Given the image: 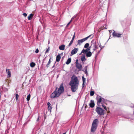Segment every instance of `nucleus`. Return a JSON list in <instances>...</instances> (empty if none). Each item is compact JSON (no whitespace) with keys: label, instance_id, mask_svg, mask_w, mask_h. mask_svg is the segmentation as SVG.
<instances>
[{"label":"nucleus","instance_id":"f257e3e1","mask_svg":"<svg viewBox=\"0 0 134 134\" xmlns=\"http://www.w3.org/2000/svg\"><path fill=\"white\" fill-rule=\"evenodd\" d=\"M79 85V81L77 77L75 76H73L69 83L71 90L73 92H76L77 90Z\"/></svg>","mask_w":134,"mask_h":134},{"label":"nucleus","instance_id":"f03ea898","mask_svg":"<svg viewBox=\"0 0 134 134\" xmlns=\"http://www.w3.org/2000/svg\"><path fill=\"white\" fill-rule=\"evenodd\" d=\"M64 91V88L63 83L61 84L59 88H56L51 95V97L54 98L58 97Z\"/></svg>","mask_w":134,"mask_h":134},{"label":"nucleus","instance_id":"7ed1b4c3","mask_svg":"<svg viewBox=\"0 0 134 134\" xmlns=\"http://www.w3.org/2000/svg\"><path fill=\"white\" fill-rule=\"evenodd\" d=\"M95 110L98 115L100 116L103 115L104 114V110L101 108L97 107L96 108Z\"/></svg>","mask_w":134,"mask_h":134},{"label":"nucleus","instance_id":"20e7f679","mask_svg":"<svg viewBox=\"0 0 134 134\" xmlns=\"http://www.w3.org/2000/svg\"><path fill=\"white\" fill-rule=\"evenodd\" d=\"M91 46L94 47L95 48H98V46L97 43L95 41L93 40L92 41L91 43V46L87 48L88 51H90L91 49Z\"/></svg>","mask_w":134,"mask_h":134},{"label":"nucleus","instance_id":"39448f33","mask_svg":"<svg viewBox=\"0 0 134 134\" xmlns=\"http://www.w3.org/2000/svg\"><path fill=\"white\" fill-rule=\"evenodd\" d=\"M92 35H91L87 37L82 39L81 40H79L77 41V43L78 44L80 45L81 44L84 42L85 41L87 40V39L91 37Z\"/></svg>","mask_w":134,"mask_h":134},{"label":"nucleus","instance_id":"423d86ee","mask_svg":"<svg viewBox=\"0 0 134 134\" xmlns=\"http://www.w3.org/2000/svg\"><path fill=\"white\" fill-rule=\"evenodd\" d=\"M112 35L114 36L117 37H120V36L122 35V34H119L116 32L115 31L112 33Z\"/></svg>","mask_w":134,"mask_h":134},{"label":"nucleus","instance_id":"0eeeda50","mask_svg":"<svg viewBox=\"0 0 134 134\" xmlns=\"http://www.w3.org/2000/svg\"><path fill=\"white\" fill-rule=\"evenodd\" d=\"M76 68L79 70H81L82 68V65L79 63L76 64Z\"/></svg>","mask_w":134,"mask_h":134},{"label":"nucleus","instance_id":"6e6552de","mask_svg":"<svg viewBox=\"0 0 134 134\" xmlns=\"http://www.w3.org/2000/svg\"><path fill=\"white\" fill-rule=\"evenodd\" d=\"M78 51V48H75L71 51V54L72 55H74Z\"/></svg>","mask_w":134,"mask_h":134},{"label":"nucleus","instance_id":"1a4fd4ad","mask_svg":"<svg viewBox=\"0 0 134 134\" xmlns=\"http://www.w3.org/2000/svg\"><path fill=\"white\" fill-rule=\"evenodd\" d=\"M97 126L92 125L91 131L92 132H94L95 131L97 128Z\"/></svg>","mask_w":134,"mask_h":134},{"label":"nucleus","instance_id":"9d476101","mask_svg":"<svg viewBox=\"0 0 134 134\" xmlns=\"http://www.w3.org/2000/svg\"><path fill=\"white\" fill-rule=\"evenodd\" d=\"M97 103L98 104V103H100L102 101V97L99 96H97Z\"/></svg>","mask_w":134,"mask_h":134},{"label":"nucleus","instance_id":"9b49d317","mask_svg":"<svg viewBox=\"0 0 134 134\" xmlns=\"http://www.w3.org/2000/svg\"><path fill=\"white\" fill-rule=\"evenodd\" d=\"M6 72L7 74V77H10L11 76V72L8 69H6Z\"/></svg>","mask_w":134,"mask_h":134},{"label":"nucleus","instance_id":"f8f14e48","mask_svg":"<svg viewBox=\"0 0 134 134\" xmlns=\"http://www.w3.org/2000/svg\"><path fill=\"white\" fill-rule=\"evenodd\" d=\"M90 106L91 108H93L94 106V101L92 100H91V103L90 104Z\"/></svg>","mask_w":134,"mask_h":134},{"label":"nucleus","instance_id":"ddd939ff","mask_svg":"<svg viewBox=\"0 0 134 134\" xmlns=\"http://www.w3.org/2000/svg\"><path fill=\"white\" fill-rule=\"evenodd\" d=\"M98 122V120L97 119L94 120L92 123V125L97 126V124Z\"/></svg>","mask_w":134,"mask_h":134},{"label":"nucleus","instance_id":"4468645a","mask_svg":"<svg viewBox=\"0 0 134 134\" xmlns=\"http://www.w3.org/2000/svg\"><path fill=\"white\" fill-rule=\"evenodd\" d=\"M65 46L64 44L62 45L59 46V48L60 50H64L65 49Z\"/></svg>","mask_w":134,"mask_h":134},{"label":"nucleus","instance_id":"2eb2a0df","mask_svg":"<svg viewBox=\"0 0 134 134\" xmlns=\"http://www.w3.org/2000/svg\"><path fill=\"white\" fill-rule=\"evenodd\" d=\"M92 55V53L91 52L89 51V52L86 53V55L87 57H89L91 56Z\"/></svg>","mask_w":134,"mask_h":134},{"label":"nucleus","instance_id":"dca6fc26","mask_svg":"<svg viewBox=\"0 0 134 134\" xmlns=\"http://www.w3.org/2000/svg\"><path fill=\"white\" fill-rule=\"evenodd\" d=\"M60 58L61 57L60 55H58L56 57V61L57 62H59L60 60Z\"/></svg>","mask_w":134,"mask_h":134},{"label":"nucleus","instance_id":"f3484780","mask_svg":"<svg viewBox=\"0 0 134 134\" xmlns=\"http://www.w3.org/2000/svg\"><path fill=\"white\" fill-rule=\"evenodd\" d=\"M34 16V15L32 14H30L28 16V19L29 20H31Z\"/></svg>","mask_w":134,"mask_h":134},{"label":"nucleus","instance_id":"a211bd4d","mask_svg":"<svg viewBox=\"0 0 134 134\" xmlns=\"http://www.w3.org/2000/svg\"><path fill=\"white\" fill-rule=\"evenodd\" d=\"M81 60L83 62L86 60V59L84 55H82L81 58Z\"/></svg>","mask_w":134,"mask_h":134},{"label":"nucleus","instance_id":"6ab92c4d","mask_svg":"<svg viewBox=\"0 0 134 134\" xmlns=\"http://www.w3.org/2000/svg\"><path fill=\"white\" fill-rule=\"evenodd\" d=\"M88 52V51L87 49H83L81 53H87Z\"/></svg>","mask_w":134,"mask_h":134},{"label":"nucleus","instance_id":"aec40b11","mask_svg":"<svg viewBox=\"0 0 134 134\" xmlns=\"http://www.w3.org/2000/svg\"><path fill=\"white\" fill-rule=\"evenodd\" d=\"M71 60V58H69L66 62V64H69L70 63Z\"/></svg>","mask_w":134,"mask_h":134},{"label":"nucleus","instance_id":"412c9836","mask_svg":"<svg viewBox=\"0 0 134 134\" xmlns=\"http://www.w3.org/2000/svg\"><path fill=\"white\" fill-rule=\"evenodd\" d=\"M35 65V64L34 62H31L30 64V66L31 67L33 68Z\"/></svg>","mask_w":134,"mask_h":134},{"label":"nucleus","instance_id":"4be33fe9","mask_svg":"<svg viewBox=\"0 0 134 134\" xmlns=\"http://www.w3.org/2000/svg\"><path fill=\"white\" fill-rule=\"evenodd\" d=\"M89 43H87L85 44L84 46V48H87L89 47Z\"/></svg>","mask_w":134,"mask_h":134},{"label":"nucleus","instance_id":"5701e85b","mask_svg":"<svg viewBox=\"0 0 134 134\" xmlns=\"http://www.w3.org/2000/svg\"><path fill=\"white\" fill-rule=\"evenodd\" d=\"M30 94H29L27 96L26 99L28 101H29L30 100Z\"/></svg>","mask_w":134,"mask_h":134},{"label":"nucleus","instance_id":"b1692460","mask_svg":"<svg viewBox=\"0 0 134 134\" xmlns=\"http://www.w3.org/2000/svg\"><path fill=\"white\" fill-rule=\"evenodd\" d=\"M75 32L74 33V35L73 36V37H72V40H71V41L72 42H73V41H74V38H75Z\"/></svg>","mask_w":134,"mask_h":134},{"label":"nucleus","instance_id":"393cba45","mask_svg":"<svg viewBox=\"0 0 134 134\" xmlns=\"http://www.w3.org/2000/svg\"><path fill=\"white\" fill-rule=\"evenodd\" d=\"M75 32L74 33V35L73 36V37H72V40H71V41L72 42H73V41H74V38H75Z\"/></svg>","mask_w":134,"mask_h":134},{"label":"nucleus","instance_id":"a878e982","mask_svg":"<svg viewBox=\"0 0 134 134\" xmlns=\"http://www.w3.org/2000/svg\"><path fill=\"white\" fill-rule=\"evenodd\" d=\"M94 94V91H91L90 92V95L91 96H93Z\"/></svg>","mask_w":134,"mask_h":134},{"label":"nucleus","instance_id":"bb28decb","mask_svg":"<svg viewBox=\"0 0 134 134\" xmlns=\"http://www.w3.org/2000/svg\"><path fill=\"white\" fill-rule=\"evenodd\" d=\"M52 108L51 107H48V111L51 112V109H52Z\"/></svg>","mask_w":134,"mask_h":134},{"label":"nucleus","instance_id":"cd10ccee","mask_svg":"<svg viewBox=\"0 0 134 134\" xmlns=\"http://www.w3.org/2000/svg\"><path fill=\"white\" fill-rule=\"evenodd\" d=\"M50 60H51V58L50 59L49 62H48L47 64V65H46V66L47 68H48L49 67L48 65L49 64H50V63L51 62V61H50Z\"/></svg>","mask_w":134,"mask_h":134},{"label":"nucleus","instance_id":"c85d7f7f","mask_svg":"<svg viewBox=\"0 0 134 134\" xmlns=\"http://www.w3.org/2000/svg\"><path fill=\"white\" fill-rule=\"evenodd\" d=\"M82 81H83V83H85V80H86V79L85 78L84 76H83L82 77Z\"/></svg>","mask_w":134,"mask_h":134},{"label":"nucleus","instance_id":"c756f323","mask_svg":"<svg viewBox=\"0 0 134 134\" xmlns=\"http://www.w3.org/2000/svg\"><path fill=\"white\" fill-rule=\"evenodd\" d=\"M105 102V99L103 98H102V104L103 103H104Z\"/></svg>","mask_w":134,"mask_h":134},{"label":"nucleus","instance_id":"7c9ffc66","mask_svg":"<svg viewBox=\"0 0 134 134\" xmlns=\"http://www.w3.org/2000/svg\"><path fill=\"white\" fill-rule=\"evenodd\" d=\"M102 107L106 110H107V109L106 108V107L105 106L104 104H103L102 105Z\"/></svg>","mask_w":134,"mask_h":134},{"label":"nucleus","instance_id":"2f4dec72","mask_svg":"<svg viewBox=\"0 0 134 134\" xmlns=\"http://www.w3.org/2000/svg\"><path fill=\"white\" fill-rule=\"evenodd\" d=\"M16 96V100H17L18 99V98L19 97V96L17 94H16L15 95Z\"/></svg>","mask_w":134,"mask_h":134},{"label":"nucleus","instance_id":"473e14b6","mask_svg":"<svg viewBox=\"0 0 134 134\" xmlns=\"http://www.w3.org/2000/svg\"><path fill=\"white\" fill-rule=\"evenodd\" d=\"M49 50H50V49H49V48L46 50V52H45V53L46 54V53H48L49 52Z\"/></svg>","mask_w":134,"mask_h":134},{"label":"nucleus","instance_id":"72a5a7b5","mask_svg":"<svg viewBox=\"0 0 134 134\" xmlns=\"http://www.w3.org/2000/svg\"><path fill=\"white\" fill-rule=\"evenodd\" d=\"M39 52V50L38 49H37L35 51V52L36 53H38Z\"/></svg>","mask_w":134,"mask_h":134},{"label":"nucleus","instance_id":"f704fd0d","mask_svg":"<svg viewBox=\"0 0 134 134\" xmlns=\"http://www.w3.org/2000/svg\"><path fill=\"white\" fill-rule=\"evenodd\" d=\"M47 105H48V107H51V104L49 102L47 103Z\"/></svg>","mask_w":134,"mask_h":134},{"label":"nucleus","instance_id":"c9c22d12","mask_svg":"<svg viewBox=\"0 0 134 134\" xmlns=\"http://www.w3.org/2000/svg\"><path fill=\"white\" fill-rule=\"evenodd\" d=\"M23 15L25 16L26 17L27 16V14L26 13H24L23 14Z\"/></svg>","mask_w":134,"mask_h":134},{"label":"nucleus","instance_id":"e433bc0d","mask_svg":"<svg viewBox=\"0 0 134 134\" xmlns=\"http://www.w3.org/2000/svg\"><path fill=\"white\" fill-rule=\"evenodd\" d=\"M72 43L73 42H72L70 41V43L68 45V46H70L71 45V44H72Z\"/></svg>","mask_w":134,"mask_h":134},{"label":"nucleus","instance_id":"4c0bfd02","mask_svg":"<svg viewBox=\"0 0 134 134\" xmlns=\"http://www.w3.org/2000/svg\"><path fill=\"white\" fill-rule=\"evenodd\" d=\"M87 66H86L84 68V69L85 71H87Z\"/></svg>","mask_w":134,"mask_h":134},{"label":"nucleus","instance_id":"58836bf2","mask_svg":"<svg viewBox=\"0 0 134 134\" xmlns=\"http://www.w3.org/2000/svg\"><path fill=\"white\" fill-rule=\"evenodd\" d=\"M84 83H83L82 85V87L83 88L84 86Z\"/></svg>","mask_w":134,"mask_h":134},{"label":"nucleus","instance_id":"ea45409f","mask_svg":"<svg viewBox=\"0 0 134 134\" xmlns=\"http://www.w3.org/2000/svg\"><path fill=\"white\" fill-rule=\"evenodd\" d=\"M77 63H78V59H77L76 60V64H77Z\"/></svg>","mask_w":134,"mask_h":134},{"label":"nucleus","instance_id":"a19ab883","mask_svg":"<svg viewBox=\"0 0 134 134\" xmlns=\"http://www.w3.org/2000/svg\"><path fill=\"white\" fill-rule=\"evenodd\" d=\"M70 23L69 22L68 24L66 26V27H67L68 26V25H69L70 24Z\"/></svg>","mask_w":134,"mask_h":134},{"label":"nucleus","instance_id":"79ce46f5","mask_svg":"<svg viewBox=\"0 0 134 134\" xmlns=\"http://www.w3.org/2000/svg\"><path fill=\"white\" fill-rule=\"evenodd\" d=\"M84 72H85V74H87V71H85Z\"/></svg>","mask_w":134,"mask_h":134},{"label":"nucleus","instance_id":"37998d69","mask_svg":"<svg viewBox=\"0 0 134 134\" xmlns=\"http://www.w3.org/2000/svg\"><path fill=\"white\" fill-rule=\"evenodd\" d=\"M76 16L77 15H75L73 16V17L75 18L76 17Z\"/></svg>","mask_w":134,"mask_h":134},{"label":"nucleus","instance_id":"c03bdc74","mask_svg":"<svg viewBox=\"0 0 134 134\" xmlns=\"http://www.w3.org/2000/svg\"><path fill=\"white\" fill-rule=\"evenodd\" d=\"M72 20L71 19L70 21L69 22V23H70L72 21Z\"/></svg>","mask_w":134,"mask_h":134},{"label":"nucleus","instance_id":"a18cd8bd","mask_svg":"<svg viewBox=\"0 0 134 134\" xmlns=\"http://www.w3.org/2000/svg\"><path fill=\"white\" fill-rule=\"evenodd\" d=\"M74 17H73L71 18V19L73 20V19H74Z\"/></svg>","mask_w":134,"mask_h":134},{"label":"nucleus","instance_id":"49530a36","mask_svg":"<svg viewBox=\"0 0 134 134\" xmlns=\"http://www.w3.org/2000/svg\"><path fill=\"white\" fill-rule=\"evenodd\" d=\"M93 50L95 51L96 50V49L95 48H94L93 49Z\"/></svg>","mask_w":134,"mask_h":134},{"label":"nucleus","instance_id":"de8ad7c7","mask_svg":"<svg viewBox=\"0 0 134 134\" xmlns=\"http://www.w3.org/2000/svg\"><path fill=\"white\" fill-rule=\"evenodd\" d=\"M38 119H39V118H38V119H37V121H38Z\"/></svg>","mask_w":134,"mask_h":134},{"label":"nucleus","instance_id":"09e8293b","mask_svg":"<svg viewBox=\"0 0 134 134\" xmlns=\"http://www.w3.org/2000/svg\"><path fill=\"white\" fill-rule=\"evenodd\" d=\"M63 134H66V133H63Z\"/></svg>","mask_w":134,"mask_h":134},{"label":"nucleus","instance_id":"8fccbe9b","mask_svg":"<svg viewBox=\"0 0 134 134\" xmlns=\"http://www.w3.org/2000/svg\"><path fill=\"white\" fill-rule=\"evenodd\" d=\"M44 134H46V133H44Z\"/></svg>","mask_w":134,"mask_h":134},{"label":"nucleus","instance_id":"3c124183","mask_svg":"<svg viewBox=\"0 0 134 134\" xmlns=\"http://www.w3.org/2000/svg\"><path fill=\"white\" fill-rule=\"evenodd\" d=\"M92 37H91V38H92Z\"/></svg>","mask_w":134,"mask_h":134}]
</instances>
